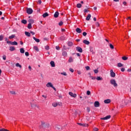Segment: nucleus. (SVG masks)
I'll list each match as a JSON object with an SVG mask.
<instances>
[{
    "mask_svg": "<svg viewBox=\"0 0 131 131\" xmlns=\"http://www.w3.org/2000/svg\"><path fill=\"white\" fill-rule=\"evenodd\" d=\"M54 17L55 18H58V17H59V12H56L54 13Z\"/></svg>",
    "mask_w": 131,
    "mask_h": 131,
    "instance_id": "nucleus-14",
    "label": "nucleus"
},
{
    "mask_svg": "<svg viewBox=\"0 0 131 131\" xmlns=\"http://www.w3.org/2000/svg\"><path fill=\"white\" fill-rule=\"evenodd\" d=\"M56 130H61V126H60L59 125H57L56 126Z\"/></svg>",
    "mask_w": 131,
    "mask_h": 131,
    "instance_id": "nucleus-29",
    "label": "nucleus"
},
{
    "mask_svg": "<svg viewBox=\"0 0 131 131\" xmlns=\"http://www.w3.org/2000/svg\"><path fill=\"white\" fill-rule=\"evenodd\" d=\"M111 118V116L108 115V116H106L105 117L101 118V119L102 120H107L108 119H110Z\"/></svg>",
    "mask_w": 131,
    "mask_h": 131,
    "instance_id": "nucleus-4",
    "label": "nucleus"
},
{
    "mask_svg": "<svg viewBox=\"0 0 131 131\" xmlns=\"http://www.w3.org/2000/svg\"><path fill=\"white\" fill-rule=\"evenodd\" d=\"M62 56H63V57H67L68 54H67V52L66 51H63L62 53Z\"/></svg>",
    "mask_w": 131,
    "mask_h": 131,
    "instance_id": "nucleus-21",
    "label": "nucleus"
},
{
    "mask_svg": "<svg viewBox=\"0 0 131 131\" xmlns=\"http://www.w3.org/2000/svg\"><path fill=\"white\" fill-rule=\"evenodd\" d=\"M86 111H87L88 112H90V107H88L86 108Z\"/></svg>",
    "mask_w": 131,
    "mask_h": 131,
    "instance_id": "nucleus-57",
    "label": "nucleus"
},
{
    "mask_svg": "<svg viewBox=\"0 0 131 131\" xmlns=\"http://www.w3.org/2000/svg\"><path fill=\"white\" fill-rule=\"evenodd\" d=\"M30 33H31L32 35H34V34H35V33H34V32H33V31H30Z\"/></svg>",
    "mask_w": 131,
    "mask_h": 131,
    "instance_id": "nucleus-59",
    "label": "nucleus"
},
{
    "mask_svg": "<svg viewBox=\"0 0 131 131\" xmlns=\"http://www.w3.org/2000/svg\"><path fill=\"white\" fill-rule=\"evenodd\" d=\"M33 38L36 42H39V41H40L39 39H37L35 37H33Z\"/></svg>",
    "mask_w": 131,
    "mask_h": 131,
    "instance_id": "nucleus-23",
    "label": "nucleus"
},
{
    "mask_svg": "<svg viewBox=\"0 0 131 131\" xmlns=\"http://www.w3.org/2000/svg\"><path fill=\"white\" fill-rule=\"evenodd\" d=\"M90 52H91L92 54L95 53V52H94V49L93 48V47H90Z\"/></svg>",
    "mask_w": 131,
    "mask_h": 131,
    "instance_id": "nucleus-35",
    "label": "nucleus"
},
{
    "mask_svg": "<svg viewBox=\"0 0 131 131\" xmlns=\"http://www.w3.org/2000/svg\"><path fill=\"white\" fill-rule=\"evenodd\" d=\"M94 107H100V102L99 101H95L94 102Z\"/></svg>",
    "mask_w": 131,
    "mask_h": 131,
    "instance_id": "nucleus-8",
    "label": "nucleus"
},
{
    "mask_svg": "<svg viewBox=\"0 0 131 131\" xmlns=\"http://www.w3.org/2000/svg\"><path fill=\"white\" fill-rule=\"evenodd\" d=\"M58 25L59 26H62V25H63V21H61L59 24Z\"/></svg>",
    "mask_w": 131,
    "mask_h": 131,
    "instance_id": "nucleus-46",
    "label": "nucleus"
},
{
    "mask_svg": "<svg viewBox=\"0 0 131 131\" xmlns=\"http://www.w3.org/2000/svg\"><path fill=\"white\" fill-rule=\"evenodd\" d=\"M11 46H18V42L16 41L12 42Z\"/></svg>",
    "mask_w": 131,
    "mask_h": 131,
    "instance_id": "nucleus-18",
    "label": "nucleus"
},
{
    "mask_svg": "<svg viewBox=\"0 0 131 131\" xmlns=\"http://www.w3.org/2000/svg\"><path fill=\"white\" fill-rule=\"evenodd\" d=\"M82 5L81 4L79 3L77 4V8H78L79 9L81 7Z\"/></svg>",
    "mask_w": 131,
    "mask_h": 131,
    "instance_id": "nucleus-41",
    "label": "nucleus"
},
{
    "mask_svg": "<svg viewBox=\"0 0 131 131\" xmlns=\"http://www.w3.org/2000/svg\"><path fill=\"white\" fill-rule=\"evenodd\" d=\"M55 49L57 51H59V50H60V47H59V46H56Z\"/></svg>",
    "mask_w": 131,
    "mask_h": 131,
    "instance_id": "nucleus-52",
    "label": "nucleus"
},
{
    "mask_svg": "<svg viewBox=\"0 0 131 131\" xmlns=\"http://www.w3.org/2000/svg\"><path fill=\"white\" fill-rule=\"evenodd\" d=\"M104 103L105 104H109V103H111V100L110 99H106L104 101Z\"/></svg>",
    "mask_w": 131,
    "mask_h": 131,
    "instance_id": "nucleus-11",
    "label": "nucleus"
},
{
    "mask_svg": "<svg viewBox=\"0 0 131 131\" xmlns=\"http://www.w3.org/2000/svg\"><path fill=\"white\" fill-rule=\"evenodd\" d=\"M32 24H29L28 25V28L29 29H31V28H32V26L31 25Z\"/></svg>",
    "mask_w": 131,
    "mask_h": 131,
    "instance_id": "nucleus-39",
    "label": "nucleus"
},
{
    "mask_svg": "<svg viewBox=\"0 0 131 131\" xmlns=\"http://www.w3.org/2000/svg\"><path fill=\"white\" fill-rule=\"evenodd\" d=\"M125 70V69H124V68H122L121 69V71H122V72H124Z\"/></svg>",
    "mask_w": 131,
    "mask_h": 131,
    "instance_id": "nucleus-54",
    "label": "nucleus"
},
{
    "mask_svg": "<svg viewBox=\"0 0 131 131\" xmlns=\"http://www.w3.org/2000/svg\"><path fill=\"white\" fill-rule=\"evenodd\" d=\"M86 95H88V96H90V95H91V91H88L86 92Z\"/></svg>",
    "mask_w": 131,
    "mask_h": 131,
    "instance_id": "nucleus-45",
    "label": "nucleus"
},
{
    "mask_svg": "<svg viewBox=\"0 0 131 131\" xmlns=\"http://www.w3.org/2000/svg\"><path fill=\"white\" fill-rule=\"evenodd\" d=\"M86 34H87V33L85 32H83L82 33V35L83 36H86Z\"/></svg>",
    "mask_w": 131,
    "mask_h": 131,
    "instance_id": "nucleus-50",
    "label": "nucleus"
},
{
    "mask_svg": "<svg viewBox=\"0 0 131 131\" xmlns=\"http://www.w3.org/2000/svg\"><path fill=\"white\" fill-rule=\"evenodd\" d=\"M27 13L29 14V15H31V14L33 13V10L31 8H28L27 9Z\"/></svg>",
    "mask_w": 131,
    "mask_h": 131,
    "instance_id": "nucleus-3",
    "label": "nucleus"
},
{
    "mask_svg": "<svg viewBox=\"0 0 131 131\" xmlns=\"http://www.w3.org/2000/svg\"><path fill=\"white\" fill-rule=\"evenodd\" d=\"M85 68L86 70H90V68L89 66H86L85 67Z\"/></svg>",
    "mask_w": 131,
    "mask_h": 131,
    "instance_id": "nucleus-51",
    "label": "nucleus"
},
{
    "mask_svg": "<svg viewBox=\"0 0 131 131\" xmlns=\"http://www.w3.org/2000/svg\"><path fill=\"white\" fill-rule=\"evenodd\" d=\"M99 23H96V26H97V27H99Z\"/></svg>",
    "mask_w": 131,
    "mask_h": 131,
    "instance_id": "nucleus-60",
    "label": "nucleus"
},
{
    "mask_svg": "<svg viewBox=\"0 0 131 131\" xmlns=\"http://www.w3.org/2000/svg\"><path fill=\"white\" fill-rule=\"evenodd\" d=\"M48 16H49V13H48V12H45L42 15L43 18H46V17H48Z\"/></svg>",
    "mask_w": 131,
    "mask_h": 131,
    "instance_id": "nucleus-19",
    "label": "nucleus"
},
{
    "mask_svg": "<svg viewBox=\"0 0 131 131\" xmlns=\"http://www.w3.org/2000/svg\"><path fill=\"white\" fill-rule=\"evenodd\" d=\"M78 124L79 125H80L81 126H88V124H82V123H78Z\"/></svg>",
    "mask_w": 131,
    "mask_h": 131,
    "instance_id": "nucleus-25",
    "label": "nucleus"
},
{
    "mask_svg": "<svg viewBox=\"0 0 131 131\" xmlns=\"http://www.w3.org/2000/svg\"><path fill=\"white\" fill-rule=\"evenodd\" d=\"M7 43H10V45H12V41H7Z\"/></svg>",
    "mask_w": 131,
    "mask_h": 131,
    "instance_id": "nucleus-61",
    "label": "nucleus"
},
{
    "mask_svg": "<svg viewBox=\"0 0 131 131\" xmlns=\"http://www.w3.org/2000/svg\"><path fill=\"white\" fill-rule=\"evenodd\" d=\"M31 106L32 108H36V107L37 108H38V106H37V105H36V104H31Z\"/></svg>",
    "mask_w": 131,
    "mask_h": 131,
    "instance_id": "nucleus-17",
    "label": "nucleus"
},
{
    "mask_svg": "<svg viewBox=\"0 0 131 131\" xmlns=\"http://www.w3.org/2000/svg\"><path fill=\"white\" fill-rule=\"evenodd\" d=\"M94 131H98L99 130V129L97 127H95L94 128Z\"/></svg>",
    "mask_w": 131,
    "mask_h": 131,
    "instance_id": "nucleus-56",
    "label": "nucleus"
},
{
    "mask_svg": "<svg viewBox=\"0 0 131 131\" xmlns=\"http://www.w3.org/2000/svg\"><path fill=\"white\" fill-rule=\"evenodd\" d=\"M16 67H19V68H22V66L19 63H16Z\"/></svg>",
    "mask_w": 131,
    "mask_h": 131,
    "instance_id": "nucleus-37",
    "label": "nucleus"
},
{
    "mask_svg": "<svg viewBox=\"0 0 131 131\" xmlns=\"http://www.w3.org/2000/svg\"><path fill=\"white\" fill-rule=\"evenodd\" d=\"M123 5H124V6H126V2H123Z\"/></svg>",
    "mask_w": 131,
    "mask_h": 131,
    "instance_id": "nucleus-63",
    "label": "nucleus"
},
{
    "mask_svg": "<svg viewBox=\"0 0 131 131\" xmlns=\"http://www.w3.org/2000/svg\"><path fill=\"white\" fill-rule=\"evenodd\" d=\"M110 47L111 49H112V50H113V49H114V46H113V45L111 43L110 44Z\"/></svg>",
    "mask_w": 131,
    "mask_h": 131,
    "instance_id": "nucleus-42",
    "label": "nucleus"
},
{
    "mask_svg": "<svg viewBox=\"0 0 131 131\" xmlns=\"http://www.w3.org/2000/svg\"><path fill=\"white\" fill-rule=\"evenodd\" d=\"M38 3L39 5L41 4V0H38Z\"/></svg>",
    "mask_w": 131,
    "mask_h": 131,
    "instance_id": "nucleus-62",
    "label": "nucleus"
},
{
    "mask_svg": "<svg viewBox=\"0 0 131 131\" xmlns=\"http://www.w3.org/2000/svg\"><path fill=\"white\" fill-rule=\"evenodd\" d=\"M5 37V36L3 34L0 35V41H2L4 40V38Z\"/></svg>",
    "mask_w": 131,
    "mask_h": 131,
    "instance_id": "nucleus-28",
    "label": "nucleus"
},
{
    "mask_svg": "<svg viewBox=\"0 0 131 131\" xmlns=\"http://www.w3.org/2000/svg\"><path fill=\"white\" fill-rule=\"evenodd\" d=\"M70 71H71V72H72V73L74 72V70L72 68L70 69Z\"/></svg>",
    "mask_w": 131,
    "mask_h": 131,
    "instance_id": "nucleus-55",
    "label": "nucleus"
},
{
    "mask_svg": "<svg viewBox=\"0 0 131 131\" xmlns=\"http://www.w3.org/2000/svg\"><path fill=\"white\" fill-rule=\"evenodd\" d=\"M10 93L12 95H16V92H15V91H10Z\"/></svg>",
    "mask_w": 131,
    "mask_h": 131,
    "instance_id": "nucleus-43",
    "label": "nucleus"
},
{
    "mask_svg": "<svg viewBox=\"0 0 131 131\" xmlns=\"http://www.w3.org/2000/svg\"><path fill=\"white\" fill-rule=\"evenodd\" d=\"M77 74H79V75H80V74H81V72H80V71H78Z\"/></svg>",
    "mask_w": 131,
    "mask_h": 131,
    "instance_id": "nucleus-58",
    "label": "nucleus"
},
{
    "mask_svg": "<svg viewBox=\"0 0 131 131\" xmlns=\"http://www.w3.org/2000/svg\"><path fill=\"white\" fill-rule=\"evenodd\" d=\"M57 105H58V104H57V103H53L52 104V106H53V107H57Z\"/></svg>",
    "mask_w": 131,
    "mask_h": 131,
    "instance_id": "nucleus-49",
    "label": "nucleus"
},
{
    "mask_svg": "<svg viewBox=\"0 0 131 131\" xmlns=\"http://www.w3.org/2000/svg\"><path fill=\"white\" fill-rule=\"evenodd\" d=\"M46 86L47 88H53V84H52L51 82H48Z\"/></svg>",
    "mask_w": 131,
    "mask_h": 131,
    "instance_id": "nucleus-9",
    "label": "nucleus"
},
{
    "mask_svg": "<svg viewBox=\"0 0 131 131\" xmlns=\"http://www.w3.org/2000/svg\"><path fill=\"white\" fill-rule=\"evenodd\" d=\"M25 35H26V36H28V37H30V33L28 32H25Z\"/></svg>",
    "mask_w": 131,
    "mask_h": 131,
    "instance_id": "nucleus-22",
    "label": "nucleus"
},
{
    "mask_svg": "<svg viewBox=\"0 0 131 131\" xmlns=\"http://www.w3.org/2000/svg\"><path fill=\"white\" fill-rule=\"evenodd\" d=\"M118 67H123V64L120 62L118 63Z\"/></svg>",
    "mask_w": 131,
    "mask_h": 131,
    "instance_id": "nucleus-38",
    "label": "nucleus"
},
{
    "mask_svg": "<svg viewBox=\"0 0 131 131\" xmlns=\"http://www.w3.org/2000/svg\"><path fill=\"white\" fill-rule=\"evenodd\" d=\"M122 60H123L124 61H126V60H127V59H128V57H126V56H123L122 57Z\"/></svg>",
    "mask_w": 131,
    "mask_h": 131,
    "instance_id": "nucleus-32",
    "label": "nucleus"
},
{
    "mask_svg": "<svg viewBox=\"0 0 131 131\" xmlns=\"http://www.w3.org/2000/svg\"><path fill=\"white\" fill-rule=\"evenodd\" d=\"M3 60H4L5 61V60H6L7 58H6V55H4V56H3Z\"/></svg>",
    "mask_w": 131,
    "mask_h": 131,
    "instance_id": "nucleus-53",
    "label": "nucleus"
},
{
    "mask_svg": "<svg viewBox=\"0 0 131 131\" xmlns=\"http://www.w3.org/2000/svg\"><path fill=\"white\" fill-rule=\"evenodd\" d=\"M60 74H61V75H63L64 76H67V73L65 72L61 73Z\"/></svg>",
    "mask_w": 131,
    "mask_h": 131,
    "instance_id": "nucleus-40",
    "label": "nucleus"
},
{
    "mask_svg": "<svg viewBox=\"0 0 131 131\" xmlns=\"http://www.w3.org/2000/svg\"><path fill=\"white\" fill-rule=\"evenodd\" d=\"M25 55L27 56V57H28V56H29V53L28 52H26Z\"/></svg>",
    "mask_w": 131,
    "mask_h": 131,
    "instance_id": "nucleus-48",
    "label": "nucleus"
},
{
    "mask_svg": "<svg viewBox=\"0 0 131 131\" xmlns=\"http://www.w3.org/2000/svg\"><path fill=\"white\" fill-rule=\"evenodd\" d=\"M69 95H70V96H71V97H72V98H76L77 96L76 94H74L72 92H69Z\"/></svg>",
    "mask_w": 131,
    "mask_h": 131,
    "instance_id": "nucleus-5",
    "label": "nucleus"
},
{
    "mask_svg": "<svg viewBox=\"0 0 131 131\" xmlns=\"http://www.w3.org/2000/svg\"><path fill=\"white\" fill-rule=\"evenodd\" d=\"M0 131H5V128L0 129Z\"/></svg>",
    "mask_w": 131,
    "mask_h": 131,
    "instance_id": "nucleus-64",
    "label": "nucleus"
},
{
    "mask_svg": "<svg viewBox=\"0 0 131 131\" xmlns=\"http://www.w3.org/2000/svg\"><path fill=\"white\" fill-rule=\"evenodd\" d=\"M28 22L30 24H33L34 23V20H33L32 19H29L28 20Z\"/></svg>",
    "mask_w": 131,
    "mask_h": 131,
    "instance_id": "nucleus-15",
    "label": "nucleus"
},
{
    "mask_svg": "<svg viewBox=\"0 0 131 131\" xmlns=\"http://www.w3.org/2000/svg\"><path fill=\"white\" fill-rule=\"evenodd\" d=\"M88 74H89V75H90V76H89V77L90 78H91V79H92V80L96 79V77L92 76L91 73H89Z\"/></svg>",
    "mask_w": 131,
    "mask_h": 131,
    "instance_id": "nucleus-13",
    "label": "nucleus"
},
{
    "mask_svg": "<svg viewBox=\"0 0 131 131\" xmlns=\"http://www.w3.org/2000/svg\"><path fill=\"white\" fill-rule=\"evenodd\" d=\"M76 31L77 33H81L82 32L81 29H80L79 28H77L76 29Z\"/></svg>",
    "mask_w": 131,
    "mask_h": 131,
    "instance_id": "nucleus-10",
    "label": "nucleus"
},
{
    "mask_svg": "<svg viewBox=\"0 0 131 131\" xmlns=\"http://www.w3.org/2000/svg\"><path fill=\"white\" fill-rule=\"evenodd\" d=\"M76 51H77V52H79V53H82V48L81 47H77L76 48Z\"/></svg>",
    "mask_w": 131,
    "mask_h": 131,
    "instance_id": "nucleus-6",
    "label": "nucleus"
},
{
    "mask_svg": "<svg viewBox=\"0 0 131 131\" xmlns=\"http://www.w3.org/2000/svg\"><path fill=\"white\" fill-rule=\"evenodd\" d=\"M72 62H73V58H72V57H70L69 59V63H71Z\"/></svg>",
    "mask_w": 131,
    "mask_h": 131,
    "instance_id": "nucleus-31",
    "label": "nucleus"
},
{
    "mask_svg": "<svg viewBox=\"0 0 131 131\" xmlns=\"http://www.w3.org/2000/svg\"><path fill=\"white\" fill-rule=\"evenodd\" d=\"M110 72L111 77H115L116 74L115 73L113 72V70H111Z\"/></svg>",
    "mask_w": 131,
    "mask_h": 131,
    "instance_id": "nucleus-7",
    "label": "nucleus"
},
{
    "mask_svg": "<svg viewBox=\"0 0 131 131\" xmlns=\"http://www.w3.org/2000/svg\"><path fill=\"white\" fill-rule=\"evenodd\" d=\"M15 50H16V49L14 47L11 46L9 48V51L11 52H13V51H15Z\"/></svg>",
    "mask_w": 131,
    "mask_h": 131,
    "instance_id": "nucleus-12",
    "label": "nucleus"
},
{
    "mask_svg": "<svg viewBox=\"0 0 131 131\" xmlns=\"http://www.w3.org/2000/svg\"><path fill=\"white\" fill-rule=\"evenodd\" d=\"M110 82L111 84L114 86V88H117L118 85L117 84V83H116V81L115 79H111Z\"/></svg>",
    "mask_w": 131,
    "mask_h": 131,
    "instance_id": "nucleus-1",
    "label": "nucleus"
},
{
    "mask_svg": "<svg viewBox=\"0 0 131 131\" xmlns=\"http://www.w3.org/2000/svg\"><path fill=\"white\" fill-rule=\"evenodd\" d=\"M21 23H23V24H27V20L23 19L21 20Z\"/></svg>",
    "mask_w": 131,
    "mask_h": 131,
    "instance_id": "nucleus-34",
    "label": "nucleus"
},
{
    "mask_svg": "<svg viewBox=\"0 0 131 131\" xmlns=\"http://www.w3.org/2000/svg\"><path fill=\"white\" fill-rule=\"evenodd\" d=\"M68 46L69 47H72V46H73V43L71 41H69L68 43Z\"/></svg>",
    "mask_w": 131,
    "mask_h": 131,
    "instance_id": "nucleus-27",
    "label": "nucleus"
},
{
    "mask_svg": "<svg viewBox=\"0 0 131 131\" xmlns=\"http://www.w3.org/2000/svg\"><path fill=\"white\" fill-rule=\"evenodd\" d=\"M45 50H47V51L50 50V47H49V46H45Z\"/></svg>",
    "mask_w": 131,
    "mask_h": 131,
    "instance_id": "nucleus-44",
    "label": "nucleus"
},
{
    "mask_svg": "<svg viewBox=\"0 0 131 131\" xmlns=\"http://www.w3.org/2000/svg\"><path fill=\"white\" fill-rule=\"evenodd\" d=\"M34 50H35V51H36V52H38V51H39V50L38 49V47H37V46H34Z\"/></svg>",
    "mask_w": 131,
    "mask_h": 131,
    "instance_id": "nucleus-36",
    "label": "nucleus"
},
{
    "mask_svg": "<svg viewBox=\"0 0 131 131\" xmlns=\"http://www.w3.org/2000/svg\"><path fill=\"white\" fill-rule=\"evenodd\" d=\"M20 53H21V54H24V53H25V50H24V48L20 49Z\"/></svg>",
    "mask_w": 131,
    "mask_h": 131,
    "instance_id": "nucleus-24",
    "label": "nucleus"
},
{
    "mask_svg": "<svg viewBox=\"0 0 131 131\" xmlns=\"http://www.w3.org/2000/svg\"><path fill=\"white\" fill-rule=\"evenodd\" d=\"M16 36L15 35H11V36H10L9 37V39H12V38H14V37H15Z\"/></svg>",
    "mask_w": 131,
    "mask_h": 131,
    "instance_id": "nucleus-33",
    "label": "nucleus"
},
{
    "mask_svg": "<svg viewBox=\"0 0 131 131\" xmlns=\"http://www.w3.org/2000/svg\"><path fill=\"white\" fill-rule=\"evenodd\" d=\"M97 80H103V78L100 77V76H97L96 77Z\"/></svg>",
    "mask_w": 131,
    "mask_h": 131,
    "instance_id": "nucleus-30",
    "label": "nucleus"
},
{
    "mask_svg": "<svg viewBox=\"0 0 131 131\" xmlns=\"http://www.w3.org/2000/svg\"><path fill=\"white\" fill-rule=\"evenodd\" d=\"M94 73H96L97 74V73H98V72H99V70H98V69L96 70H94Z\"/></svg>",
    "mask_w": 131,
    "mask_h": 131,
    "instance_id": "nucleus-47",
    "label": "nucleus"
},
{
    "mask_svg": "<svg viewBox=\"0 0 131 131\" xmlns=\"http://www.w3.org/2000/svg\"><path fill=\"white\" fill-rule=\"evenodd\" d=\"M50 126V124L48 123H46L45 122H41V126H40V127H49Z\"/></svg>",
    "mask_w": 131,
    "mask_h": 131,
    "instance_id": "nucleus-2",
    "label": "nucleus"
},
{
    "mask_svg": "<svg viewBox=\"0 0 131 131\" xmlns=\"http://www.w3.org/2000/svg\"><path fill=\"white\" fill-rule=\"evenodd\" d=\"M91 17H92V15L91 14H88V15L86 17V20L87 21H89L90 19H91Z\"/></svg>",
    "mask_w": 131,
    "mask_h": 131,
    "instance_id": "nucleus-20",
    "label": "nucleus"
},
{
    "mask_svg": "<svg viewBox=\"0 0 131 131\" xmlns=\"http://www.w3.org/2000/svg\"><path fill=\"white\" fill-rule=\"evenodd\" d=\"M50 64L51 65L52 67H55V62L54 61H51L50 62Z\"/></svg>",
    "mask_w": 131,
    "mask_h": 131,
    "instance_id": "nucleus-26",
    "label": "nucleus"
},
{
    "mask_svg": "<svg viewBox=\"0 0 131 131\" xmlns=\"http://www.w3.org/2000/svg\"><path fill=\"white\" fill-rule=\"evenodd\" d=\"M83 43H84L85 45H90V41H88V40H84L83 41Z\"/></svg>",
    "mask_w": 131,
    "mask_h": 131,
    "instance_id": "nucleus-16",
    "label": "nucleus"
}]
</instances>
